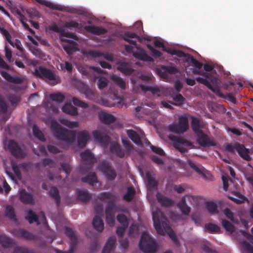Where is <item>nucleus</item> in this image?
<instances>
[{
    "label": "nucleus",
    "mask_w": 253,
    "mask_h": 253,
    "mask_svg": "<svg viewBox=\"0 0 253 253\" xmlns=\"http://www.w3.org/2000/svg\"><path fill=\"white\" fill-rule=\"evenodd\" d=\"M153 219L154 226L158 234L163 235L167 233L173 241L176 242L173 231L168 224L166 219L159 210L156 211L153 210Z\"/></svg>",
    "instance_id": "obj_1"
},
{
    "label": "nucleus",
    "mask_w": 253,
    "mask_h": 253,
    "mask_svg": "<svg viewBox=\"0 0 253 253\" xmlns=\"http://www.w3.org/2000/svg\"><path fill=\"white\" fill-rule=\"evenodd\" d=\"M50 123L54 135L57 139L64 140L67 142L75 139L76 135L74 131L63 129L55 120H51Z\"/></svg>",
    "instance_id": "obj_2"
},
{
    "label": "nucleus",
    "mask_w": 253,
    "mask_h": 253,
    "mask_svg": "<svg viewBox=\"0 0 253 253\" xmlns=\"http://www.w3.org/2000/svg\"><path fill=\"white\" fill-rule=\"evenodd\" d=\"M194 74L202 75L205 76V78L202 77H197L196 78L197 81L201 84L206 85L208 88L211 89L214 92L217 96H221L222 94L220 92V89L218 86L216 85H212L210 81L212 82L214 80V78L210 73H206L205 72H201L198 70H195L193 71Z\"/></svg>",
    "instance_id": "obj_3"
},
{
    "label": "nucleus",
    "mask_w": 253,
    "mask_h": 253,
    "mask_svg": "<svg viewBox=\"0 0 253 253\" xmlns=\"http://www.w3.org/2000/svg\"><path fill=\"white\" fill-rule=\"evenodd\" d=\"M139 248L145 253H154L156 251L157 246L149 235L144 232L140 240Z\"/></svg>",
    "instance_id": "obj_4"
},
{
    "label": "nucleus",
    "mask_w": 253,
    "mask_h": 253,
    "mask_svg": "<svg viewBox=\"0 0 253 253\" xmlns=\"http://www.w3.org/2000/svg\"><path fill=\"white\" fill-rule=\"evenodd\" d=\"M225 148L226 150L232 153H234L235 151H237L241 157L247 161L251 160L249 155L250 153V150L246 149L243 145L237 143L228 144L226 145Z\"/></svg>",
    "instance_id": "obj_5"
},
{
    "label": "nucleus",
    "mask_w": 253,
    "mask_h": 253,
    "mask_svg": "<svg viewBox=\"0 0 253 253\" xmlns=\"http://www.w3.org/2000/svg\"><path fill=\"white\" fill-rule=\"evenodd\" d=\"M188 122L186 117L181 116L179 118L178 125L174 124L169 126L168 129L170 131L176 133H182L188 128Z\"/></svg>",
    "instance_id": "obj_6"
},
{
    "label": "nucleus",
    "mask_w": 253,
    "mask_h": 253,
    "mask_svg": "<svg viewBox=\"0 0 253 253\" xmlns=\"http://www.w3.org/2000/svg\"><path fill=\"white\" fill-rule=\"evenodd\" d=\"M34 74L35 76L44 80L54 81L56 79L54 74L49 69L42 66L37 68Z\"/></svg>",
    "instance_id": "obj_7"
},
{
    "label": "nucleus",
    "mask_w": 253,
    "mask_h": 253,
    "mask_svg": "<svg viewBox=\"0 0 253 253\" xmlns=\"http://www.w3.org/2000/svg\"><path fill=\"white\" fill-rule=\"evenodd\" d=\"M167 137L173 142L174 147L181 152L187 151V147L191 148V144L183 139L178 138L172 135H167Z\"/></svg>",
    "instance_id": "obj_8"
},
{
    "label": "nucleus",
    "mask_w": 253,
    "mask_h": 253,
    "mask_svg": "<svg viewBox=\"0 0 253 253\" xmlns=\"http://www.w3.org/2000/svg\"><path fill=\"white\" fill-rule=\"evenodd\" d=\"M117 208L114 203H111L105 211L106 221L109 226H113L115 224V213Z\"/></svg>",
    "instance_id": "obj_9"
},
{
    "label": "nucleus",
    "mask_w": 253,
    "mask_h": 253,
    "mask_svg": "<svg viewBox=\"0 0 253 253\" xmlns=\"http://www.w3.org/2000/svg\"><path fill=\"white\" fill-rule=\"evenodd\" d=\"M95 210L96 215L93 220L92 224L94 228L97 231L100 232L102 231L104 228V223L102 219L99 216L100 211H102V206L96 205L95 206Z\"/></svg>",
    "instance_id": "obj_10"
},
{
    "label": "nucleus",
    "mask_w": 253,
    "mask_h": 253,
    "mask_svg": "<svg viewBox=\"0 0 253 253\" xmlns=\"http://www.w3.org/2000/svg\"><path fill=\"white\" fill-rule=\"evenodd\" d=\"M26 218L29 221L30 223H32L34 221H36L38 224H42L46 225L45 217L42 212H41L39 215L38 217L34 214L32 211H28L27 212V215L26 216Z\"/></svg>",
    "instance_id": "obj_11"
},
{
    "label": "nucleus",
    "mask_w": 253,
    "mask_h": 253,
    "mask_svg": "<svg viewBox=\"0 0 253 253\" xmlns=\"http://www.w3.org/2000/svg\"><path fill=\"white\" fill-rule=\"evenodd\" d=\"M117 220L122 225V226L118 227L116 232L119 236H121L123 235L126 228L128 225V219L126 215L119 214L117 216Z\"/></svg>",
    "instance_id": "obj_12"
},
{
    "label": "nucleus",
    "mask_w": 253,
    "mask_h": 253,
    "mask_svg": "<svg viewBox=\"0 0 253 253\" xmlns=\"http://www.w3.org/2000/svg\"><path fill=\"white\" fill-rule=\"evenodd\" d=\"M117 69L126 75H130L134 72L131 64L125 62H119L117 64Z\"/></svg>",
    "instance_id": "obj_13"
},
{
    "label": "nucleus",
    "mask_w": 253,
    "mask_h": 253,
    "mask_svg": "<svg viewBox=\"0 0 253 253\" xmlns=\"http://www.w3.org/2000/svg\"><path fill=\"white\" fill-rule=\"evenodd\" d=\"M4 147L6 149H9L14 155L20 157L21 149L17 143L13 140H7L4 143Z\"/></svg>",
    "instance_id": "obj_14"
},
{
    "label": "nucleus",
    "mask_w": 253,
    "mask_h": 253,
    "mask_svg": "<svg viewBox=\"0 0 253 253\" xmlns=\"http://www.w3.org/2000/svg\"><path fill=\"white\" fill-rule=\"evenodd\" d=\"M84 28L88 33L98 36L104 35L107 32L106 29L94 25L85 26Z\"/></svg>",
    "instance_id": "obj_15"
},
{
    "label": "nucleus",
    "mask_w": 253,
    "mask_h": 253,
    "mask_svg": "<svg viewBox=\"0 0 253 253\" xmlns=\"http://www.w3.org/2000/svg\"><path fill=\"white\" fill-rule=\"evenodd\" d=\"M0 74L7 82L15 84H20L23 82L24 79L19 77H13L7 72L1 71Z\"/></svg>",
    "instance_id": "obj_16"
},
{
    "label": "nucleus",
    "mask_w": 253,
    "mask_h": 253,
    "mask_svg": "<svg viewBox=\"0 0 253 253\" xmlns=\"http://www.w3.org/2000/svg\"><path fill=\"white\" fill-rule=\"evenodd\" d=\"M182 199H184L186 202L195 207L198 206L203 202V199L201 197L197 196L185 195Z\"/></svg>",
    "instance_id": "obj_17"
},
{
    "label": "nucleus",
    "mask_w": 253,
    "mask_h": 253,
    "mask_svg": "<svg viewBox=\"0 0 253 253\" xmlns=\"http://www.w3.org/2000/svg\"><path fill=\"white\" fill-rule=\"evenodd\" d=\"M101 170L105 173L108 179L113 180L116 177V174L108 164L104 163L100 168Z\"/></svg>",
    "instance_id": "obj_18"
},
{
    "label": "nucleus",
    "mask_w": 253,
    "mask_h": 253,
    "mask_svg": "<svg viewBox=\"0 0 253 253\" xmlns=\"http://www.w3.org/2000/svg\"><path fill=\"white\" fill-rule=\"evenodd\" d=\"M133 56L139 60L144 61H148V62H153V59L148 55L144 50H140L138 52H134L133 53Z\"/></svg>",
    "instance_id": "obj_19"
},
{
    "label": "nucleus",
    "mask_w": 253,
    "mask_h": 253,
    "mask_svg": "<svg viewBox=\"0 0 253 253\" xmlns=\"http://www.w3.org/2000/svg\"><path fill=\"white\" fill-rule=\"evenodd\" d=\"M110 79L121 89H126V82L123 78L116 75H112L110 76Z\"/></svg>",
    "instance_id": "obj_20"
},
{
    "label": "nucleus",
    "mask_w": 253,
    "mask_h": 253,
    "mask_svg": "<svg viewBox=\"0 0 253 253\" xmlns=\"http://www.w3.org/2000/svg\"><path fill=\"white\" fill-rule=\"evenodd\" d=\"M191 125L195 133H196L197 134H200L201 133V132H202L201 128L203 127L204 124L203 123V122H201L199 119L195 117H192Z\"/></svg>",
    "instance_id": "obj_21"
},
{
    "label": "nucleus",
    "mask_w": 253,
    "mask_h": 253,
    "mask_svg": "<svg viewBox=\"0 0 253 253\" xmlns=\"http://www.w3.org/2000/svg\"><path fill=\"white\" fill-rule=\"evenodd\" d=\"M61 41L72 43L71 45H64L63 46L64 49L68 54H71L73 51L77 50V43L76 42L65 39H62Z\"/></svg>",
    "instance_id": "obj_22"
},
{
    "label": "nucleus",
    "mask_w": 253,
    "mask_h": 253,
    "mask_svg": "<svg viewBox=\"0 0 253 253\" xmlns=\"http://www.w3.org/2000/svg\"><path fill=\"white\" fill-rule=\"evenodd\" d=\"M116 239L114 237L110 238L103 249L102 253H111L114 249V244Z\"/></svg>",
    "instance_id": "obj_23"
},
{
    "label": "nucleus",
    "mask_w": 253,
    "mask_h": 253,
    "mask_svg": "<svg viewBox=\"0 0 253 253\" xmlns=\"http://www.w3.org/2000/svg\"><path fill=\"white\" fill-rule=\"evenodd\" d=\"M100 120L104 123L109 124L114 122V117L106 112H101L99 114Z\"/></svg>",
    "instance_id": "obj_24"
},
{
    "label": "nucleus",
    "mask_w": 253,
    "mask_h": 253,
    "mask_svg": "<svg viewBox=\"0 0 253 253\" xmlns=\"http://www.w3.org/2000/svg\"><path fill=\"white\" fill-rule=\"evenodd\" d=\"M37 2L41 4H42L45 5L46 6L52 9H56L62 11L63 8L62 6L54 4L51 2L46 1L45 0H35Z\"/></svg>",
    "instance_id": "obj_25"
},
{
    "label": "nucleus",
    "mask_w": 253,
    "mask_h": 253,
    "mask_svg": "<svg viewBox=\"0 0 253 253\" xmlns=\"http://www.w3.org/2000/svg\"><path fill=\"white\" fill-rule=\"evenodd\" d=\"M89 139V134L87 131H82L78 134L79 145L81 147L85 146L87 141Z\"/></svg>",
    "instance_id": "obj_26"
},
{
    "label": "nucleus",
    "mask_w": 253,
    "mask_h": 253,
    "mask_svg": "<svg viewBox=\"0 0 253 253\" xmlns=\"http://www.w3.org/2000/svg\"><path fill=\"white\" fill-rule=\"evenodd\" d=\"M198 134L199 135V136L197 138V141L201 145L206 146H213L214 145L213 143L210 142L207 136L203 134L202 132Z\"/></svg>",
    "instance_id": "obj_27"
},
{
    "label": "nucleus",
    "mask_w": 253,
    "mask_h": 253,
    "mask_svg": "<svg viewBox=\"0 0 253 253\" xmlns=\"http://www.w3.org/2000/svg\"><path fill=\"white\" fill-rule=\"evenodd\" d=\"M163 50L172 55H176L178 57H183L186 55V53L181 50H178L169 47H164Z\"/></svg>",
    "instance_id": "obj_28"
},
{
    "label": "nucleus",
    "mask_w": 253,
    "mask_h": 253,
    "mask_svg": "<svg viewBox=\"0 0 253 253\" xmlns=\"http://www.w3.org/2000/svg\"><path fill=\"white\" fill-rule=\"evenodd\" d=\"M49 98L52 101L61 103L64 101L65 96L62 93L58 92L50 94Z\"/></svg>",
    "instance_id": "obj_29"
},
{
    "label": "nucleus",
    "mask_w": 253,
    "mask_h": 253,
    "mask_svg": "<svg viewBox=\"0 0 253 253\" xmlns=\"http://www.w3.org/2000/svg\"><path fill=\"white\" fill-rule=\"evenodd\" d=\"M184 201V199H181L180 201L178 203L177 207L181 211L182 214L188 215L190 211V208L188 207Z\"/></svg>",
    "instance_id": "obj_30"
},
{
    "label": "nucleus",
    "mask_w": 253,
    "mask_h": 253,
    "mask_svg": "<svg viewBox=\"0 0 253 253\" xmlns=\"http://www.w3.org/2000/svg\"><path fill=\"white\" fill-rule=\"evenodd\" d=\"M183 57H185L187 62L190 61L198 69H201L203 66L202 63L197 60L192 55L186 53V55Z\"/></svg>",
    "instance_id": "obj_31"
},
{
    "label": "nucleus",
    "mask_w": 253,
    "mask_h": 253,
    "mask_svg": "<svg viewBox=\"0 0 253 253\" xmlns=\"http://www.w3.org/2000/svg\"><path fill=\"white\" fill-rule=\"evenodd\" d=\"M19 169L20 167L19 166H17L15 164L13 165L12 169L14 172V176H13V174H11L9 172H8L7 169H5V171L6 173L11 178V179L13 180L15 178L20 179L21 176Z\"/></svg>",
    "instance_id": "obj_32"
},
{
    "label": "nucleus",
    "mask_w": 253,
    "mask_h": 253,
    "mask_svg": "<svg viewBox=\"0 0 253 253\" xmlns=\"http://www.w3.org/2000/svg\"><path fill=\"white\" fill-rule=\"evenodd\" d=\"M81 160L83 162H88L92 163L94 162V157L91 153L89 151H85L81 155Z\"/></svg>",
    "instance_id": "obj_33"
},
{
    "label": "nucleus",
    "mask_w": 253,
    "mask_h": 253,
    "mask_svg": "<svg viewBox=\"0 0 253 253\" xmlns=\"http://www.w3.org/2000/svg\"><path fill=\"white\" fill-rule=\"evenodd\" d=\"M20 198L21 201L25 203H31L33 200L31 195L27 194L24 190L20 191Z\"/></svg>",
    "instance_id": "obj_34"
},
{
    "label": "nucleus",
    "mask_w": 253,
    "mask_h": 253,
    "mask_svg": "<svg viewBox=\"0 0 253 253\" xmlns=\"http://www.w3.org/2000/svg\"><path fill=\"white\" fill-rule=\"evenodd\" d=\"M188 163L191 168L195 170L199 174L204 175L205 169L201 165L195 164L191 161H189Z\"/></svg>",
    "instance_id": "obj_35"
},
{
    "label": "nucleus",
    "mask_w": 253,
    "mask_h": 253,
    "mask_svg": "<svg viewBox=\"0 0 253 253\" xmlns=\"http://www.w3.org/2000/svg\"><path fill=\"white\" fill-rule=\"evenodd\" d=\"M127 133L129 137L132 141L136 144L140 142V137L136 132L132 130H128Z\"/></svg>",
    "instance_id": "obj_36"
},
{
    "label": "nucleus",
    "mask_w": 253,
    "mask_h": 253,
    "mask_svg": "<svg viewBox=\"0 0 253 253\" xmlns=\"http://www.w3.org/2000/svg\"><path fill=\"white\" fill-rule=\"evenodd\" d=\"M110 150L111 152L116 153L120 157L124 156V153L121 151L120 146L116 142L112 143L110 145Z\"/></svg>",
    "instance_id": "obj_37"
},
{
    "label": "nucleus",
    "mask_w": 253,
    "mask_h": 253,
    "mask_svg": "<svg viewBox=\"0 0 253 253\" xmlns=\"http://www.w3.org/2000/svg\"><path fill=\"white\" fill-rule=\"evenodd\" d=\"M83 181L87 182L89 184L94 185L95 183H97V178L94 173H90L86 177H84L82 179Z\"/></svg>",
    "instance_id": "obj_38"
},
{
    "label": "nucleus",
    "mask_w": 253,
    "mask_h": 253,
    "mask_svg": "<svg viewBox=\"0 0 253 253\" xmlns=\"http://www.w3.org/2000/svg\"><path fill=\"white\" fill-rule=\"evenodd\" d=\"M157 198L159 203L162 205L168 206L173 204L172 201L160 194H158Z\"/></svg>",
    "instance_id": "obj_39"
},
{
    "label": "nucleus",
    "mask_w": 253,
    "mask_h": 253,
    "mask_svg": "<svg viewBox=\"0 0 253 253\" xmlns=\"http://www.w3.org/2000/svg\"><path fill=\"white\" fill-rule=\"evenodd\" d=\"M230 199L232 200L234 202L237 204H241L244 202L246 199V198L243 195H241L239 193L235 192L234 196H229Z\"/></svg>",
    "instance_id": "obj_40"
},
{
    "label": "nucleus",
    "mask_w": 253,
    "mask_h": 253,
    "mask_svg": "<svg viewBox=\"0 0 253 253\" xmlns=\"http://www.w3.org/2000/svg\"><path fill=\"white\" fill-rule=\"evenodd\" d=\"M162 69L164 70V73H168L170 74H175L178 72L177 69L174 66H163ZM161 76H164V74H161Z\"/></svg>",
    "instance_id": "obj_41"
},
{
    "label": "nucleus",
    "mask_w": 253,
    "mask_h": 253,
    "mask_svg": "<svg viewBox=\"0 0 253 253\" xmlns=\"http://www.w3.org/2000/svg\"><path fill=\"white\" fill-rule=\"evenodd\" d=\"M73 104L77 107L85 109L88 107V104L85 102L80 100L77 97H74L72 98Z\"/></svg>",
    "instance_id": "obj_42"
},
{
    "label": "nucleus",
    "mask_w": 253,
    "mask_h": 253,
    "mask_svg": "<svg viewBox=\"0 0 253 253\" xmlns=\"http://www.w3.org/2000/svg\"><path fill=\"white\" fill-rule=\"evenodd\" d=\"M60 122L62 124L71 128L77 127L79 126V124L77 122H71L65 119H61Z\"/></svg>",
    "instance_id": "obj_43"
},
{
    "label": "nucleus",
    "mask_w": 253,
    "mask_h": 253,
    "mask_svg": "<svg viewBox=\"0 0 253 253\" xmlns=\"http://www.w3.org/2000/svg\"><path fill=\"white\" fill-rule=\"evenodd\" d=\"M206 206L208 211L211 213H215L218 212L217 206L213 202H208Z\"/></svg>",
    "instance_id": "obj_44"
},
{
    "label": "nucleus",
    "mask_w": 253,
    "mask_h": 253,
    "mask_svg": "<svg viewBox=\"0 0 253 253\" xmlns=\"http://www.w3.org/2000/svg\"><path fill=\"white\" fill-rule=\"evenodd\" d=\"M147 186L148 188L154 187L156 185V181L155 178L149 173L146 174Z\"/></svg>",
    "instance_id": "obj_45"
},
{
    "label": "nucleus",
    "mask_w": 253,
    "mask_h": 253,
    "mask_svg": "<svg viewBox=\"0 0 253 253\" xmlns=\"http://www.w3.org/2000/svg\"><path fill=\"white\" fill-rule=\"evenodd\" d=\"M8 103L5 98L0 94V111H8Z\"/></svg>",
    "instance_id": "obj_46"
},
{
    "label": "nucleus",
    "mask_w": 253,
    "mask_h": 253,
    "mask_svg": "<svg viewBox=\"0 0 253 253\" xmlns=\"http://www.w3.org/2000/svg\"><path fill=\"white\" fill-rule=\"evenodd\" d=\"M108 80L106 78H100L98 80V87L99 89H102L106 87L108 84Z\"/></svg>",
    "instance_id": "obj_47"
},
{
    "label": "nucleus",
    "mask_w": 253,
    "mask_h": 253,
    "mask_svg": "<svg viewBox=\"0 0 253 253\" xmlns=\"http://www.w3.org/2000/svg\"><path fill=\"white\" fill-rule=\"evenodd\" d=\"M0 33L5 37L6 41L12 45L13 46V42L11 40V36L7 30L4 28H0Z\"/></svg>",
    "instance_id": "obj_48"
},
{
    "label": "nucleus",
    "mask_w": 253,
    "mask_h": 253,
    "mask_svg": "<svg viewBox=\"0 0 253 253\" xmlns=\"http://www.w3.org/2000/svg\"><path fill=\"white\" fill-rule=\"evenodd\" d=\"M242 251L243 253H253V248L246 242L242 243Z\"/></svg>",
    "instance_id": "obj_49"
},
{
    "label": "nucleus",
    "mask_w": 253,
    "mask_h": 253,
    "mask_svg": "<svg viewBox=\"0 0 253 253\" xmlns=\"http://www.w3.org/2000/svg\"><path fill=\"white\" fill-rule=\"evenodd\" d=\"M7 98L12 105H16L20 101V97L15 94H9Z\"/></svg>",
    "instance_id": "obj_50"
},
{
    "label": "nucleus",
    "mask_w": 253,
    "mask_h": 253,
    "mask_svg": "<svg viewBox=\"0 0 253 253\" xmlns=\"http://www.w3.org/2000/svg\"><path fill=\"white\" fill-rule=\"evenodd\" d=\"M33 130L34 135L36 137L42 141H43L44 140V135H43L42 133L36 126H33Z\"/></svg>",
    "instance_id": "obj_51"
},
{
    "label": "nucleus",
    "mask_w": 253,
    "mask_h": 253,
    "mask_svg": "<svg viewBox=\"0 0 253 253\" xmlns=\"http://www.w3.org/2000/svg\"><path fill=\"white\" fill-rule=\"evenodd\" d=\"M93 136H94V138L95 139V140L100 143L103 142V139H104L107 141L109 140L108 137H107L106 136H105L104 137H103L102 136L101 133L98 131H94L93 132Z\"/></svg>",
    "instance_id": "obj_52"
},
{
    "label": "nucleus",
    "mask_w": 253,
    "mask_h": 253,
    "mask_svg": "<svg viewBox=\"0 0 253 253\" xmlns=\"http://www.w3.org/2000/svg\"><path fill=\"white\" fill-rule=\"evenodd\" d=\"M134 191L132 187H129L127 189V193L124 195V199L127 201H130L133 197Z\"/></svg>",
    "instance_id": "obj_53"
},
{
    "label": "nucleus",
    "mask_w": 253,
    "mask_h": 253,
    "mask_svg": "<svg viewBox=\"0 0 253 253\" xmlns=\"http://www.w3.org/2000/svg\"><path fill=\"white\" fill-rule=\"evenodd\" d=\"M172 97L174 101L178 103L179 105L182 104L185 100V98L181 94L179 93V92L173 94Z\"/></svg>",
    "instance_id": "obj_54"
},
{
    "label": "nucleus",
    "mask_w": 253,
    "mask_h": 253,
    "mask_svg": "<svg viewBox=\"0 0 253 253\" xmlns=\"http://www.w3.org/2000/svg\"><path fill=\"white\" fill-rule=\"evenodd\" d=\"M50 195L55 200L57 204L59 203L60 198L58 194V191L55 187H52L50 191Z\"/></svg>",
    "instance_id": "obj_55"
},
{
    "label": "nucleus",
    "mask_w": 253,
    "mask_h": 253,
    "mask_svg": "<svg viewBox=\"0 0 253 253\" xmlns=\"http://www.w3.org/2000/svg\"><path fill=\"white\" fill-rule=\"evenodd\" d=\"M136 38L139 40H141L140 37L134 33L126 32L124 34V39L125 41H128L130 39Z\"/></svg>",
    "instance_id": "obj_56"
},
{
    "label": "nucleus",
    "mask_w": 253,
    "mask_h": 253,
    "mask_svg": "<svg viewBox=\"0 0 253 253\" xmlns=\"http://www.w3.org/2000/svg\"><path fill=\"white\" fill-rule=\"evenodd\" d=\"M65 233L69 236L73 243L77 240V236L74 232L70 228H66Z\"/></svg>",
    "instance_id": "obj_57"
},
{
    "label": "nucleus",
    "mask_w": 253,
    "mask_h": 253,
    "mask_svg": "<svg viewBox=\"0 0 253 253\" xmlns=\"http://www.w3.org/2000/svg\"><path fill=\"white\" fill-rule=\"evenodd\" d=\"M222 225L224 228L228 232L232 233L234 231V226L228 221L223 220L222 221Z\"/></svg>",
    "instance_id": "obj_58"
},
{
    "label": "nucleus",
    "mask_w": 253,
    "mask_h": 253,
    "mask_svg": "<svg viewBox=\"0 0 253 253\" xmlns=\"http://www.w3.org/2000/svg\"><path fill=\"white\" fill-rule=\"evenodd\" d=\"M62 111H77L70 101H67L62 108Z\"/></svg>",
    "instance_id": "obj_59"
},
{
    "label": "nucleus",
    "mask_w": 253,
    "mask_h": 253,
    "mask_svg": "<svg viewBox=\"0 0 253 253\" xmlns=\"http://www.w3.org/2000/svg\"><path fill=\"white\" fill-rule=\"evenodd\" d=\"M147 47L151 51V52H152V55L154 57H155L156 58L160 57L162 55V53L161 52L156 49L151 45L148 44Z\"/></svg>",
    "instance_id": "obj_60"
},
{
    "label": "nucleus",
    "mask_w": 253,
    "mask_h": 253,
    "mask_svg": "<svg viewBox=\"0 0 253 253\" xmlns=\"http://www.w3.org/2000/svg\"><path fill=\"white\" fill-rule=\"evenodd\" d=\"M100 199L101 201H110L113 200V196L109 193H102L100 195Z\"/></svg>",
    "instance_id": "obj_61"
},
{
    "label": "nucleus",
    "mask_w": 253,
    "mask_h": 253,
    "mask_svg": "<svg viewBox=\"0 0 253 253\" xmlns=\"http://www.w3.org/2000/svg\"><path fill=\"white\" fill-rule=\"evenodd\" d=\"M6 215L10 218H14L15 215L13 209L12 207L8 206L6 207L5 210Z\"/></svg>",
    "instance_id": "obj_62"
},
{
    "label": "nucleus",
    "mask_w": 253,
    "mask_h": 253,
    "mask_svg": "<svg viewBox=\"0 0 253 253\" xmlns=\"http://www.w3.org/2000/svg\"><path fill=\"white\" fill-rule=\"evenodd\" d=\"M0 244L6 247L9 246L10 240L6 236H1L0 237Z\"/></svg>",
    "instance_id": "obj_63"
},
{
    "label": "nucleus",
    "mask_w": 253,
    "mask_h": 253,
    "mask_svg": "<svg viewBox=\"0 0 253 253\" xmlns=\"http://www.w3.org/2000/svg\"><path fill=\"white\" fill-rule=\"evenodd\" d=\"M79 199L83 201H87L89 198V194L85 191H80L78 195Z\"/></svg>",
    "instance_id": "obj_64"
}]
</instances>
